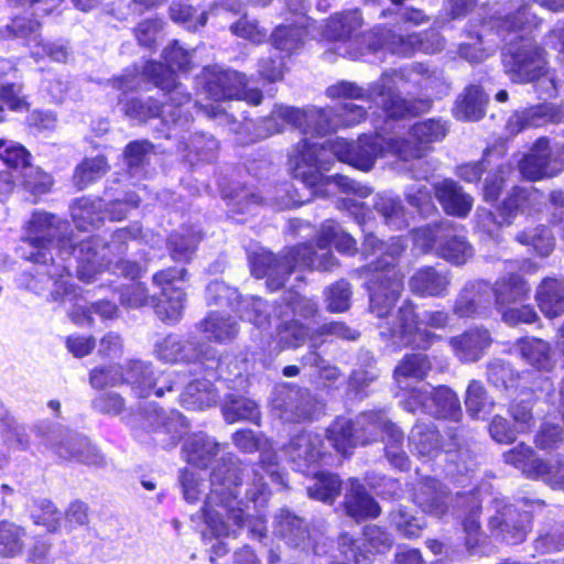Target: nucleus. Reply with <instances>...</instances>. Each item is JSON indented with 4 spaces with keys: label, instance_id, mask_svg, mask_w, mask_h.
<instances>
[{
    "label": "nucleus",
    "instance_id": "obj_45",
    "mask_svg": "<svg viewBox=\"0 0 564 564\" xmlns=\"http://www.w3.org/2000/svg\"><path fill=\"white\" fill-rule=\"evenodd\" d=\"M362 25V18L358 10H350L333 15L326 23L324 35L328 40L346 41Z\"/></svg>",
    "mask_w": 564,
    "mask_h": 564
},
{
    "label": "nucleus",
    "instance_id": "obj_35",
    "mask_svg": "<svg viewBox=\"0 0 564 564\" xmlns=\"http://www.w3.org/2000/svg\"><path fill=\"white\" fill-rule=\"evenodd\" d=\"M345 508L347 513L357 520L376 518L380 514L379 505L356 479L350 480L349 489L345 495Z\"/></svg>",
    "mask_w": 564,
    "mask_h": 564
},
{
    "label": "nucleus",
    "instance_id": "obj_43",
    "mask_svg": "<svg viewBox=\"0 0 564 564\" xmlns=\"http://www.w3.org/2000/svg\"><path fill=\"white\" fill-rule=\"evenodd\" d=\"M436 252L443 259L456 265L466 263L474 256L471 245L463 235L456 234L455 227L453 231H447L444 235L443 240L437 245Z\"/></svg>",
    "mask_w": 564,
    "mask_h": 564
},
{
    "label": "nucleus",
    "instance_id": "obj_42",
    "mask_svg": "<svg viewBox=\"0 0 564 564\" xmlns=\"http://www.w3.org/2000/svg\"><path fill=\"white\" fill-rule=\"evenodd\" d=\"M105 203L101 198H80L72 206V217L78 230L89 231L97 228L105 218Z\"/></svg>",
    "mask_w": 564,
    "mask_h": 564
},
{
    "label": "nucleus",
    "instance_id": "obj_29",
    "mask_svg": "<svg viewBox=\"0 0 564 564\" xmlns=\"http://www.w3.org/2000/svg\"><path fill=\"white\" fill-rule=\"evenodd\" d=\"M490 343V335L488 330L484 328L469 329L449 339V346L453 352L464 362L478 360L485 349L489 347Z\"/></svg>",
    "mask_w": 564,
    "mask_h": 564
},
{
    "label": "nucleus",
    "instance_id": "obj_44",
    "mask_svg": "<svg viewBox=\"0 0 564 564\" xmlns=\"http://www.w3.org/2000/svg\"><path fill=\"white\" fill-rule=\"evenodd\" d=\"M202 239L200 231L194 227H182L167 240V248L175 261L188 262Z\"/></svg>",
    "mask_w": 564,
    "mask_h": 564
},
{
    "label": "nucleus",
    "instance_id": "obj_32",
    "mask_svg": "<svg viewBox=\"0 0 564 564\" xmlns=\"http://www.w3.org/2000/svg\"><path fill=\"white\" fill-rule=\"evenodd\" d=\"M435 196L448 215L466 217L473 206V198L455 182L444 180L434 186Z\"/></svg>",
    "mask_w": 564,
    "mask_h": 564
},
{
    "label": "nucleus",
    "instance_id": "obj_11",
    "mask_svg": "<svg viewBox=\"0 0 564 564\" xmlns=\"http://www.w3.org/2000/svg\"><path fill=\"white\" fill-rule=\"evenodd\" d=\"M447 131L445 121L426 119L414 123L406 138H392L387 141V148L403 161L421 159L432 149L433 143L445 138Z\"/></svg>",
    "mask_w": 564,
    "mask_h": 564
},
{
    "label": "nucleus",
    "instance_id": "obj_36",
    "mask_svg": "<svg viewBox=\"0 0 564 564\" xmlns=\"http://www.w3.org/2000/svg\"><path fill=\"white\" fill-rule=\"evenodd\" d=\"M556 111L552 105L542 104L516 111L508 120L507 129L517 134L525 128L539 127L555 120Z\"/></svg>",
    "mask_w": 564,
    "mask_h": 564
},
{
    "label": "nucleus",
    "instance_id": "obj_15",
    "mask_svg": "<svg viewBox=\"0 0 564 564\" xmlns=\"http://www.w3.org/2000/svg\"><path fill=\"white\" fill-rule=\"evenodd\" d=\"M403 406L409 412H415L422 409L426 413L434 416L456 419L460 413V404L457 395L447 387H438L437 389H413Z\"/></svg>",
    "mask_w": 564,
    "mask_h": 564
},
{
    "label": "nucleus",
    "instance_id": "obj_38",
    "mask_svg": "<svg viewBox=\"0 0 564 564\" xmlns=\"http://www.w3.org/2000/svg\"><path fill=\"white\" fill-rule=\"evenodd\" d=\"M492 528H499L503 532L514 530L510 538L505 536L509 543L516 544L523 541L530 524V514L528 512L518 513L511 506H505L501 511L490 519Z\"/></svg>",
    "mask_w": 564,
    "mask_h": 564
},
{
    "label": "nucleus",
    "instance_id": "obj_27",
    "mask_svg": "<svg viewBox=\"0 0 564 564\" xmlns=\"http://www.w3.org/2000/svg\"><path fill=\"white\" fill-rule=\"evenodd\" d=\"M519 169L523 177L538 181L556 175L562 167L551 160L549 141L539 139L531 152L520 162Z\"/></svg>",
    "mask_w": 564,
    "mask_h": 564
},
{
    "label": "nucleus",
    "instance_id": "obj_19",
    "mask_svg": "<svg viewBox=\"0 0 564 564\" xmlns=\"http://www.w3.org/2000/svg\"><path fill=\"white\" fill-rule=\"evenodd\" d=\"M155 356L167 364H200L214 361L215 354L210 349H198L191 340H182L176 335H167L155 344Z\"/></svg>",
    "mask_w": 564,
    "mask_h": 564
},
{
    "label": "nucleus",
    "instance_id": "obj_20",
    "mask_svg": "<svg viewBox=\"0 0 564 564\" xmlns=\"http://www.w3.org/2000/svg\"><path fill=\"white\" fill-rule=\"evenodd\" d=\"M339 545L345 555L344 564H369V554L384 553L392 546V539L389 533L377 525H369L365 529L362 547L366 553L357 552L354 542L347 534L340 536Z\"/></svg>",
    "mask_w": 564,
    "mask_h": 564
},
{
    "label": "nucleus",
    "instance_id": "obj_30",
    "mask_svg": "<svg viewBox=\"0 0 564 564\" xmlns=\"http://www.w3.org/2000/svg\"><path fill=\"white\" fill-rule=\"evenodd\" d=\"M530 294L528 282L517 273L502 275L491 285L497 310H502L518 302L525 301Z\"/></svg>",
    "mask_w": 564,
    "mask_h": 564
},
{
    "label": "nucleus",
    "instance_id": "obj_14",
    "mask_svg": "<svg viewBox=\"0 0 564 564\" xmlns=\"http://www.w3.org/2000/svg\"><path fill=\"white\" fill-rule=\"evenodd\" d=\"M186 273L187 271L184 268H167L153 275V284L160 289L155 312L161 319L176 322L181 318L186 294L176 283L183 282Z\"/></svg>",
    "mask_w": 564,
    "mask_h": 564
},
{
    "label": "nucleus",
    "instance_id": "obj_50",
    "mask_svg": "<svg viewBox=\"0 0 564 564\" xmlns=\"http://www.w3.org/2000/svg\"><path fill=\"white\" fill-rule=\"evenodd\" d=\"M216 393L207 381H194L186 386L181 394V403L189 410H200L216 402Z\"/></svg>",
    "mask_w": 564,
    "mask_h": 564
},
{
    "label": "nucleus",
    "instance_id": "obj_4",
    "mask_svg": "<svg viewBox=\"0 0 564 564\" xmlns=\"http://www.w3.org/2000/svg\"><path fill=\"white\" fill-rule=\"evenodd\" d=\"M355 142L344 139H336L327 144H318L307 139L301 140L290 152L289 164L294 178L311 189L313 196H327L333 187L346 193H352L357 197H367L370 189L361 186L347 176L335 175L324 177L321 173L326 170L325 155L327 152L334 154L339 161L350 164Z\"/></svg>",
    "mask_w": 564,
    "mask_h": 564
},
{
    "label": "nucleus",
    "instance_id": "obj_51",
    "mask_svg": "<svg viewBox=\"0 0 564 564\" xmlns=\"http://www.w3.org/2000/svg\"><path fill=\"white\" fill-rule=\"evenodd\" d=\"M535 14L530 12L528 4L511 3L507 14L499 20L498 28L501 32H512L536 26Z\"/></svg>",
    "mask_w": 564,
    "mask_h": 564
},
{
    "label": "nucleus",
    "instance_id": "obj_53",
    "mask_svg": "<svg viewBox=\"0 0 564 564\" xmlns=\"http://www.w3.org/2000/svg\"><path fill=\"white\" fill-rule=\"evenodd\" d=\"M181 420L182 417L178 414H174L170 417L163 411L153 409L144 417L138 419V422H130L129 424L149 431H153L159 426H162L165 430V433L172 434V440L176 442L181 436L177 432V426L181 424Z\"/></svg>",
    "mask_w": 564,
    "mask_h": 564
},
{
    "label": "nucleus",
    "instance_id": "obj_26",
    "mask_svg": "<svg viewBox=\"0 0 564 564\" xmlns=\"http://www.w3.org/2000/svg\"><path fill=\"white\" fill-rule=\"evenodd\" d=\"M322 446L323 440L319 435L303 432L291 440L285 452L300 471L310 474L308 469L323 457Z\"/></svg>",
    "mask_w": 564,
    "mask_h": 564
},
{
    "label": "nucleus",
    "instance_id": "obj_16",
    "mask_svg": "<svg viewBox=\"0 0 564 564\" xmlns=\"http://www.w3.org/2000/svg\"><path fill=\"white\" fill-rule=\"evenodd\" d=\"M330 245L343 253H352L356 250L355 239L343 231L333 220H327L319 230L317 250L312 247L310 256L314 264L307 267L325 271L332 270L336 265V259L328 249Z\"/></svg>",
    "mask_w": 564,
    "mask_h": 564
},
{
    "label": "nucleus",
    "instance_id": "obj_39",
    "mask_svg": "<svg viewBox=\"0 0 564 564\" xmlns=\"http://www.w3.org/2000/svg\"><path fill=\"white\" fill-rule=\"evenodd\" d=\"M235 445L246 453H251L256 449L260 451L261 464L263 468H267V473L272 478L280 477L278 473L271 467L276 465V454L272 451L270 444L267 441H261L250 430L238 431L232 435Z\"/></svg>",
    "mask_w": 564,
    "mask_h": 564
},
{
    "label": "nucleus",
    "instance_id": "obj_62",
    "mask_svg": "<svg viewBox=\"0 0 564 564\" xmlns=\"http://www.w3.org/2000/svg\"><path fill=\"white\" fill-rule=\"evenodd\" d=\"M31 154L21 144L12 140L0 139V160L13 169H21V172L30 164Z\"/></svg>",
    "mask_w": 564,
    "mask_h": 564
},
{
    "label": "nucleus",
    "instance_id": "obj_17",
    "mask_svg": "<svg viewBox=\"0 0 564 564\" xmlns=\"http://www.w3.org/2000/svg\"><path fill=\"white\" fill-rule=\"evenodd\" d=\"M369 414H379V412L362 413L355 422L338 419L329 426L328 441L337 452L346 455L358 444L365 445L375 440L376 419L372 420V424L371 420L364 421V426L359 424V420Z\"/></svg>",
    "mask_w": 564,
    "mask_h": 564
},
{
    "label": "nucleus",
    "instance_id": "obj_7",
    "mask_svg": "<svg viewBox=\"0 0 564 564\" xmlns=\"http://www.w3.org/2000/svg\"><path fill=\"white\" fill-rule=\"evenodd\" d=\"M448 322L449 315L445 311H425L419 322L412 302L404 301L398 311L397 324L389 329V334L381 330V335L397 338L404 346L427 349L437 336L422 326L444 328Z\"/></svg>",
    "mask_w": 564,
    "mask_h": 564
},
{
    "label": "nucleus",
    "instance_id": "obj_10",
    "mask_svg": "<svg viewBox=\"0 0 564 564\" xmlns=\"http://www.w3.org/2000/svg\"><path fill=\"white\" fill-rule=\"evenodd\" d=\"M200 83L206 97L215 101L243 99L254 106L262 101L261 90L249 89L246 75L236 70L223 69L219 66L206 67Z\"/></svg>",
    "mask_w": 564,
    "mask_h": 564
},
{
    "label": "nucleus",
    "instance_id": "obj_21",
    "mask_svg": "<svg viewBox=\"0 0 564 564\" xmlns=\"http://www.w3.org/2000/svg\"><path fill=\"white\" fill-rule=\"evenodd\" d=\"M263 199L258 193L242 189L232 197L235 210L240 214L252 213L262 203L276 209L292 208L304 203V200L295 197L289 184L279 185Z\"/></svg>",
    "mask_w": 564,
    "mask_h": 564
},
{
    "label": "nucleus",
    "instance_id": "obj_61",
    "mask_svg": "<svg viewBox=\"0 0 564 564\" xmlns=\"http://www.w3.org/2000/svg\"><path fill=\"white\" fill-rule=\"evenodd\" d=\"M517 240L522 245L531 246L542 257L549 256L554 247L553 236L544 226L521 232L517 236Z\"/></svg>",
    "mask_w": 564,
    "mask_h": 564
},
{
    "label": "nucleus",
    "instance_id": "obj_56",
    "mask_svg": "<svg viewBox=\"0 0 564 564\" xmlns=\"http://www.w3.org/2000/svg\"><path fill=\"white\" fill-rule=\"evenodd\" d=\"M454 230V224L452 221H442L435 226H425L417 228L413 231L414 245L420 248L423 252L437 248L440 241L443 240L444 235L447 231Z\"/></svg>",
    "mask_w": 564,
    "mask_h": 564
},
{
    "label": "nucleus",
    "instance_id": "obj_8",
    "mask_svg": "<svg viewBox=\"0 0 564 564\" xmlns=\"http://www.w3.org/2000/svg\"><path fill=\"white\" fill-rule=\"evenodd\" d=\"M311 251V245H301L289 249L281 258L265 250L254 252L250 257L251 272L258 279L268 276V286L276 290L294 268L314 264Z\"/></svg>",
    "mask_w": 564,
    "mask_h": 564
},
{
    "label": "nucleus",
    "instance_id": "obj_23",
    "mask_svg": "<svg viewBox=\"0 0 564 564\" xmlns=\"http://www.w3.org/2000/svg\"><path fill=\"white\" fill-rule=\"evenodd\" d=\"M39 26L40 24L35 20L14 18L3 32L8 33V36L25 39L26 44L30 46L32 43L35 46H41V50L32 51V55L36 59L47 55L53 61L65 62L68 56L67 48L58 44H41L40 35L37 34Z\"/></svg>",
    "mask_w": 564,
    "mask_h": 564
},
{
    "label": "nucleus",
    "instance_id": "obj_57",
    "mask_svg": "<svg viewBox=\"0 0 564 564\" xmlns=\"http://www.w3.org/2000/svg\"><path fill=\"white\" fill-rule=\"evenodd\" d=\"M503 457L507 464L513 465L528 477L534 478V476H536V468H539L541 459L534 456L530 446L519 444L514 448L506 452Z\"/></svg>",
    "mask_w": 564,
    "mask_h": 564
},
{
    "label": "nucleus",
    "instance_id": "obj_40",
    "mask_svg": "<svg viewBox=\"0 0 564 564\" xmlns=\"http://www.w3.org/2000/svg\"><path fill=\"white\" fill-rule=\"evenodd\" d=\"M541 195L533 187L516 188L502 203L499 212L506 224H510L519 214L531 213Z\"/></svg>",
    "mask_w": 564,
    "mask_h": 564
},
{
    "label": "nucleus",
    "instance_id": "obj_24",
    "mask_svg": "<svg viewBox=\"0 0 564 564\" xmlns=\"http://www.w3.org/2000/svg\"><path fill=\"white\" fill-rule=\"evenodd\" d=\"M413 500L423 512L437 518L446 514L453 506L447 488L432 478H425L417 485Z\"/></svg>",
    "mask_w": 564,
    "mask_h": 564
},
{
    "label": "nucleus",
    "instance_id": "obj_52",
    "mask_svg": "<svg viewBox=\"0 0 564 564\" xmlns=\"http://www.w3.org/2000/svg\"><path fill=\"white\" fill-rule=\"evenodd\" d=\"M431 369V364L423 354H414L404 357L394 370V378L401 389L406 379L422 380Z\"/></svg>",
    "mask_w": 564,
    "mask_h": 564
},
{
    "label": "nucleus",
    "instance_id": "obj_59",
    "mask_svg": "<svg viewBox=\"0 0 564 564\" xmlns=\"http://www.w3.org/2000/svg\"><path fill=\"white\" fill-rule=\"evenodd\" d=\"M315 484L307 488L308 496L324 502H333L339 494L340 481L335 475L315 473Z\"/></svg>",
    "mask_w": 564,
    "mask_h": 564
},
{
    "label": "nucleus",
    "instance_id": "obj_37",
    "mask_svg": "<svg viewBox=\"0 0 564 564\" xmlns=\"http://www.w3.org/2000/svg\"><path fill=\"white\" fill-rule=\"evenodd\" d=\"M521 358L539 371L552 370L553 360L549 343L539 338H522L516 344Z\"/></svg>",
    "mask_w": 564,
    "mask_h": 564
},
{
    "label": "nucleus",
    "instance_id": "obj_5",
    "mask_svg": "<svg viewBox=\"0 0 564 564\" xmlns=\"http://www.w3.org/2000/svg\"><path fill=\"white\" fill-rule=\"evenodd\" d=\"M403 250L404 246L400 238H392L383 243L372 234L365 236L364 251L367 254L380 251L377 263H371L362 270L369 292V310L378 318L387 317L401 295L402 275L394 268V262Z\"/></svg>",
    "mask_w": 564,
    "mask_h": 564
},
{
    "label": "nucleus",
    "instance_id": "obj_2",
    "mask_svg": "<svg viewBox=\"0 0 564 564\" xmlns=\"http://www.w3.org/2000/svg\"><path fill=\"white\" fill-rule=\"evenodd\" d=\"M240 463L223 460L210 475V491L206 497L202 509V517L212 535L216 538L229 536L236 532L234 527L247 525L250 532L257 536L265 535V524L262 517L252 519L249 514L245 518V511L237 500L239 474H245Z\"/></svg>",
    "mask_w": 564,
    "mask_h": 564
},
{
    "label": "nucleus",
    "instance_id": "obj_46",
    "mask_svg": "<svg viewBox=\"0 0 564 564\" xmlns=\"http://www.w3.org/2000/svg\"><path fill=\"white\" fill-rule=\"evenodd\" d=\"M218 451L219 444L203 433L188 437L183 448L186 460L202 468L208 465Z\"/></svg>",
    "mask_w": 564,
    "mask_h": 564
},
{
    "label": "nucleus",
    "instance_id": "obj_49",
    "mask_svg": "<svg viewBox=\"0 0 564 564\" xmlns=\"http://www.w3.org/2000/svg\"><path fill=\"white\" fill-rule=\"evenodd\" d=\"M383 140L376 137H364L355 142L351 153L350 165L362 170L369 171L375 163V160L382 153Z\"/></svg>",
    "mask_w": 564,
    "mask_h": 564
},
{
    "label": "nucleus",
    "instance_id": "obj_3",
    "mask_svg": "<svg viewBox=\"0 0 564 564\" xmlns=\"http://www.w3.org/2000/svg\"><path fill=\"white\" fill-rule=\"evenodd\" d=\"M438 80L434 72L431 73L422 64H416L410 69L384 73L368 90L355 83L343 80L329 86L326 95L332 99H370L380 105L389 117L402 118L430 108V100H421V106L416 107L403 99L398 91L404 88L403 84L413 83L421 90L430 91Z\"/></svg>",
    "mask_w": 564,
    "mask_h": 564
},
{
    "label": "nucleus",
    "instance_id": "obj_25",
    "mask_svg": "<svg viewBox=\"0 0 564 564\" xmlns=\"http://www.w3.org/2000/svg\"><path fill=\"white\" fill-rule=\"evenodd\" d=\"M373 419H376L375 438L379 433L382 434V441L387 443L386 456L388 460L397 468L405 469L409 465V459L402 449L403 433L392 424L382 412L361 417L359 424L364 425V421H372Z\"/></svg>",
    "mask_w": 564,
    "mask_h": 564
},
{
    "label": "nucleus",
    "instance_id": "obj_60",
    "mask_svg": "<svg viewBox=\"0 0 564 564\" xmlns=\"http://www.w3.org/2000/svg\"><path fill=\"white\" fill-rule=\"evenodd\" d=\"M305 31L294 25H280L272 35L271 42L275 50L291 53L303 42Z\"/></svg>",
    "mask_w": 564,
    "mask_h": 564
},
{
    "label": "nucleus",
    "instance_id": "obj_22",
    "mask_svg": "<svg viewBox=\"0 0 564 564\" xmlns=\"http://www.w3.org/2000/svg\"><path fill=\"white\" fill-rule=\"evenodd\" d=\"M127 369L126 383L141 398H147L152 392L156 397H162L165 391L173 390L171 379L163 375L154 377L151 365L147 362L130 361Z\"/></svg>",
    "mask_w": 564,
    "mask_h": 564
},
{
    "label": "nucleus",
    "instance_id": "obj_34",
    "mask_svg": "<svg viewBox=\"0 0 564 564\" xmlns=\"http://www.w3.org/2000/svg\"><path fill=\"white\" fill-rule=\"evenodd\" d=\"M169 100L171 104L165 102L162 106L152 101L143 104L139 100H132L128 104L126 112L128 116L139 120L162 116L165 122H172L174 124L187 122L188 118H183L182 107H178L176 101H172L170 98Z\"/></svg>",
    "mask_w": 564,
    "mask_h": 564
},
{
    "label": "nucleus",
    "instance_id": "obj_58",
    "mask_svg": "<svg viewBox=\"0 0 564 564\" xmlns=\"http://www.w3.org/2000/svg\"><path fill=\"white\" fill-rule=\"evenodd\" d=\"M373 207L383 217L388 226L401 229L405 225L403 207L401 203L391 195H378L375 199Z\"/></svg>",
    "mask_w": 564,
    "mask_h": 564
},
{
    "label": "nucleus",
    "instance_id": "obj_18",
    "mask_svg": "<svg viewBox=\"0 0 564 564\" xmlns=\"http://www.w3.org/2000/svg\"><path fill=\"white\" fill-rule=\"evenodd\" d=\"M368 46L371 51L387 48L394 54L409 55L415 51L424 53H435L442 48L441 40L435 44L424 43L420 34H411L408 37L397 35L390 30L377 28L365 35Z\"/></svg>",
    "mask_w": 564,
    "mask_h": 564
},
{
    "label": "nucleus",
    "instance_id": "obj_12",
    "mask_svg": "<svg viewBox=\"0 0 564 564\" xmlns=\"http://www.w3.org/2000/svg\"><path fill=\"white\" fill-rule=\"evenodd\" d=\"M164 59L167 66L158 63H151L145 72L150 75L154 84L170 95L172 101H176L178 107L189 102V95L184 91L182 85L176 83L174 69L187 72L191 68V54L174 42L165 48Z\"/></svg>",
    "mask_w": 564,
    "mask_h": 564
},
{
    "label": "nucleus",
    "instance_id": "obj_64",
    "mask_svg": "<svg viewBox=\"0 0 564 564\" xmlns=\"http://www.w3.org/2000/svg\"><path fill=\"white\" fill-rule=\"evenodd\" d=\"M107 171V163L102 156L85 160L76 170L74 181L79 188L101 177Z\"/></svg>",
    "mask_w": 564,
    "mask_h": 564
},
{
    "label": "nucleus",
    "instance_id": "obj_63",
    "mask_svg": "<svg viewBox=\"0 0 564 564\" xmlns=\"http://www.w3.org/2000/svg\"><path fill=\"white\" fill-rule=\"evenodd\" d=\"M391 524L404 536H417L424 527L422 519L411 514L405 507H400L390 513Z\"/></svg>",
    "mask_w": 564,
    "mask_h": 564
},
{
    "label": "nucleus",
    "instance_id": "obj_48",
    "mask_svg": "<svg viewBox=\"0 0 564 564\" xmlns=\"http://www.w3.org/2000/svg\"><path fill=\"white\" fill-rule=\"evenodd\" d=\"M411 451L422 457L432 458L440 451V438L436 429L431 424L419 423L410 434Z\"/></svg>",
    "mask_w": 564,
    "mask_h": 564
},
{
    "label": "nucleus",
    "instance_id": "obj_41",
    "mask_svg": "<svg viewBox=\"0 0 564 564\" xmlns=\"http://www.w3.org/2000/svg\"><path fill=\"white\" fill-rule=\"evenodd\" d=\"M206 338L217 343L232 340L238 334V324L228 314L213 312L199 324Z\"/></svg>",
    "mask_w": 564,
    "mask_h": 564
},
{
    "label": "nucleus",
    "instance_id": "obj_1",
    "mask_svg": "<svg viewBox=\"0 0 564 564\" xmlns=\"http://www.w3.org/2000/svg\"><path fill=\"white\" fill-rule=\"evenodd\" d=\"M66 223L44 212L34 213L26 228L28 241L35 252L30 254L34 262L54 261L52 251L57 250L59 257L74 253L77 259V275L84 282H91L95 275L108 268L116 258L126 251L127 239L131 236L126 228L117 230L111 241L101 245L99 237H89L79 241L78 246L61 238Z\"/></svg>",
    "mask_w": 564,
    "mask_h": 564
},
{
    "label": "nucleus",
    "instance_id": "obj_13",
    "mask_svg": "<svg viewBox=\"0 0 564 564\" xmlns=\"http://www.w3.org/2000/svg\"><path fill=\"white\" fill-rule=\"evenodd\" d=\"M33 431L39 437L40 444L52 449L59 457L65 459L75 458L85 464L97 463L94 448L86 438L69 436L62 426L46 422L39 423Z\"/></svg>",
    "mask_w": 564,
    "mask_h": 564
},
{
    "label": "nucleus",
    "instance_id": "obj_47",
    "mask_svg": "<svg viewBox=\"0 0 564 564\" xmlns=\"http://www.w3.org/2000/svg\"><path fill=\"white\" fill-rule=\"evenodd\" d=\"M487 98L478 86H469L458 97L454 115L459 120L477 121L484 117Z\"/></svg>",
    "mask_w": 564,
    "mask_h": 564
},
{
    "label": "nucleus",
    "instance_id": "obj_55",
    "mask_svg": "<svg viewBox=\"0 0 564 564\" xmlns=\"http://www.w3.org/2000/svg\"><path fill=\"white\" fill-rule=\"evenodd\" d=\"M24 535V530L15 523L0 521V555L12 557L21 553Z\"/></svg>",
    "mask_w": 564,
    "mask_h": 564
},
{
    "label": "nucleus",
    "instance_id": "obj_6",
    "mask_svg": "<svg viewBox=\"0 0 564 564\" xmlns=\"http://www.w3.org/2000/svg\"><path fill=\"white\" fill-rule=\"evenodd\" d=\"M506 73L514 83L540 82L544 86L541 98L553 97L556 93L554 78L549 76L545 51L530 39L521 37L510 43L503 53Z\"/></svg>",
    "mask_w": 564,
    "mask_h": 564
},
{
    "label": "nucleus",
    "instance_id": "obj_31",
    "mask_svg": "<svg viewBox=\"0 0 564 564\" xmlns=\"http://www.w3.org/2000/svg\"><path fill=\"white\" fill-rule=\"evenodd\" d=\"M535 301L547 318L564 314V279H543L536 288Z\"/></svg>",
    "mask_w": 564,
    "mask_h": 564
},
{
    "label": "nucleus",
    "instance_id": "obj_54",
    "mask_svg": "<svg viewBox=\"0 0 564 564\" xmlns=\"http://www.w3.org/2000/svg\"><path fill=\"white\" fill-rule=\"evenodd\" d=\"M223 413L228 423H235L240 420L258 423L260 419V412L256 402L242 397L231 398L226 401Z\"/></svg>",
    "mask_w": 564,
    "mask_h": 564
},
{
    "label": "nucleus",
    "instance_id": "obj_33",
    "mask_svg": "<svg viewBox=\"0 0 564 564\" xmlns=\"http://www.w3.org/2000/svg\"><path fill=\"white\" fill-rule=\"evenodd\" d=\"M275 533L291 547L307 549L310 546V533L304 521L282 509L275 517Z\"/></svg>",
    "mask_w": 564,
    "mask_h": 564
},
{
    "label": "nucleus",
    "instance_id": "obj_28",
    "mask_svg": "<svg viewBox=\"0 0 564 564\" xmlns=\"http://www.w3.org/2000/svg\"><path fill=\"white\" fill-rule=\"evenodd\" d=\"M451 284V276L445 271L433 267H423L410 278V290L422 297H441L446 295Z\"/></svg>",
    "mask_w": 564,
    "mask_h": 564
},
{
    "label": "nucleus",
    "instance_id": "obj_9",
    "mask_svg": "<svg viewBox=\"0 0 564 564\" xmlns=\"http://www.w3.org/2000/svg\"><path fill=\"white\" fill-rule=\"evenodd\" d=\"M286 126H292L304 134L323 135L333 130L337 123L330 120L326 110L313 106L306 108L275 106L264 120V127L271 134L281 132Z\"/></svg>",
    "mask_w": 564,
    "mask_h": 564
}]
</instances>
